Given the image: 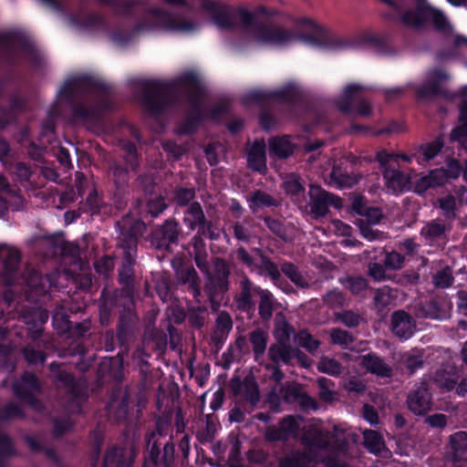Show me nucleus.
Here are the masks:
<instances>
[{
	"label": "nucleus",
	"mask_w": 467,
	"mask_h": 467,
	"mask_svg": "<svg viewBox=\"0 0 467 467\" xmlns=\"http://www.w3.org/2000/svg\"><path fill=\"white\" fill-rule=\"evenodd\" d=\"M140 103L150 116L159 117L173 108L177 102L174 85L160 79H147L140 84Z\"/></svg>",
	"instance_id": "nucleus-5"
},
{
	"label": "nucleus",
	"mask_w": 467,
	"mask_h": 467,
	"mask_svg": "<svg viewBox=\"0 0 467 467\" xmlns=\"http://www.w3.org/2000/svg\"><path fill=\"white\" fill-rule=\"evenodd\" d=\"M196 191L193 187H176L173 190V201L179 207H188L194 201Z\"/></svg>",
	"instance_id": "nucleus-51"
},
{
	"label": "nucleus",
	"mask_w": 467,
	"mask_h": 467,
	"mask_svg": "<svg viewBox=\"0 0 467 467\" xmlns=\"http://www.w3.org/2000/svg\"><path fill=\"white\" fill-rule=\"evenodd\" d=\"M449 230L445 223L431 220L420 229V234L426 244L439 246L447 243V232Z\"/></svg>",
	"instance_id": "nucleus-23"
},
{
	"label": "nucleus",
	"mask_w": 467,
	"mask_h": 467,
	"mask_svg": "<svg viewBox=\"0 0 467 467\" xmlns=\"http://www.w3.org/2000/svg\"><path fill=\"white\" fill-rule=\"evenodd\" d=\"M302 391L300 384L288 381L280 387L279 395L285 403L292 404L297 402Z\"/></svg>",
	"instance_id": "nucleus-50"
},
{
	"label": "nucleus",
	"mask_w": 467,
	"mask_h": 467,
	"mask_svg": "<svg viewBox=\"0 0 467 467\" xmlns=\"http://www.w3.org/2000/svg\"><path fill=\"white\" fill-rule=\"evenodd\" d=\"M138 0H113L111 8L116 16L132 17Z\"/></svg>",
	"instance_id": "nucleus-56"
},
{
	"label": "nucleus",
	"mask_w": 467,
	"mask_h": 467,
	"mask_svg": "<svg viewBox=\"0 0 467 467\" xmlns=\"http://www.w3.org/2000/svg\"><path fill=\"white\" fill-rule=\"evenodd\" d=\"M415 330V321L404 310H397L391 315V331L400 339H409Z\"/></svg>",
	"instance_id": "nucleus-24"
},
{
	"label": "nucleus",
	"mask_w": 467,
	"mask_h": 467,
	"mask_svg": "<svg viewBox=\"0 0 467 467\" xmlns=\"http://www.w3.org/2000/svg\"><path fill=\"white\" fill-rule=\"evenodd\" d=\"M206 275L208 280L205 284L204 291L208 296L210 302L213 304L217 301L221 296L228 292L230 281H225L213 276L210 272L209 274H206Z\"/></svg>",
	"instance_id": "nucleus-35"
},
{
	"label": "nucleus",
	"mask_w": 467,
	"mask_h": 467,
	"mask_svg": "<svg viewBox=\"0 0 467 467\" xmlns=\"http://www.w3.org/2000/svg\"><path fill=\"white\" fill-rule=\"evenodd\" d=\"M248 202L249 208L253 213H255L262 208L277 206L276 200L272 195L262 190L254 191Z\"/></svg>",
	"instance_id": "nucleus-40"
},
{
	"label": "nucleus",
	"mask_w": 467,
	"mask_h": 467,
	"mask_svg": "<svg viewBox=\"0 0 467 467\" xmlns=\"http://www.w3.org/2000/svg\"><path fill=\"white\" fill-rule=\"evenodd\" d=\"M25 418L26 413L23 408L14 401H9L0 408V421H7L12 419Z\"/></svg>",
	"instance_id": "nucleus-53"
},
{
	"label": "nucleus",
	"mask_w": 467,
	"mask_h": 467,
	"mask_svg": "<svg viewBox=\"0 0 467 467\" xmlns=\"http://www.w3.org/2000/svg\"><path fill=\"white\" fill-rule=\"evenodd\" d=\"M122 149L126 153V156L123 158L125 164L130 167V171L138 172L140 161L135 143L132 141H127L123 144Z\"/></svg>",
	"instance_id": "nucleus-58"
},
{
	"label": "nucleus",
	"mask_w": 467,
	"mask_h": 467,
	"mask_svg": "<svg viewBox=\"0 0 467 467\" xmlns=\"http://www.w3.org/2000/svg\"><path fill=\"white\" fill-rule=\"evenodd\" d=\"M358 180L359 177L354 172L352 166L348 170L342 163L334 165L330 172V184L337 189L351 188Z\"/></svg>",
	"instance_id": "nucleus-30"
},
{
	"label": "nucleus",
	"mask_w": 467,
	"mask_h": 467,
	"mask_svg": "<svg viewBox=\"0 0 467 467\" xmlns=\"http://www.w3.org/2000/svg\"><path fill=\"white\" fill-rule=\"evenodd\" d=\"M237 384L235 385L233 380V390L235 394H239L243 391L244 398L252 407L258 404L260 400V392L257 383L254 379H245L243 382L237 379Z\"/></svg>",
	"instance_id": "nucleus-33"
},
{
	"label": "nucleus",
	"mask_w": 467,
	"mask_h": 467,
	"mask_svg": "<svg viewBox=\"0 0 467 467\" xmlns=\"http://www.w3.org/2000/svg\"><path fill=\"white\" fill-rule=\"evenodd\" d=\"M296 26L300 29L308 32L301 34L300 38L313 46L331 50L342 49L348 46L346 40L331 34L310 18L303 17L298 19Z\"/></svg>",
	"instance_id": "nucleus-6"
},
{
	"label": "nucleus",
	"mask_w": 467,
	"mask_h": 467,
	"mask_svg": "<svg viewBox=\"0 0 467 467\" xmlns=\"http://www.w3.org/2000/svg\"><path fill=\"white\" fill-rule=\"evenodd\" d=\"M178 83L181 86L188 88L190 92L202 90L198 76L194 72H185L179 78Z\"/></svg>",
	"instance_id": "nucleus-64"
},
{
	"label": "nucleus",
	"mask_w": 467,
	"mask_h": 467,
	"mask_svg": "<svg viewBox=\"0 0 467 467\" xmlns=\"http://www.w3.org/2000/svg\"><path fill=\"white\" fill-rule=\"evenodd\" d=\"M205 119L206 116L195 115L188 112L184 119L178 126L177 133L184 136L195 134Z\"/></svg>",
	"instance_id": "nucleus-42"
},
{
	"label": "nucleus",
	"mask_w": 467,
	"mask_h": 467,
	"mask_svg": "<svg viewBox=\"0 0 467 467\" xmlns=\"http://www.w3.org/2000/svg\"><path fill=\"white\" fill-rule=\"evenodd\" d=\"M294 348L291 344H272L268 349V357L275 365L280 362L290 365L293 359Z\"/></svg>",
	"instance_id": "nucleus-36"
},
{
	"label": "nucleus",
	"mask_w": 467,
	"mask_h": 467,
	"mask_svg": "<svg viewBox=\"0 0 467 467\" xmlns=\"http://www.w3.org/2000/svg\"><path fill=\"white\" fill-rule=\"evenodd\" d=\"M311 456L302 451H292L289 454L280 458L279 467H310Z\"/></svg>",
	"instance_id": "nucleus-39"
},
{
	"label": "nucleus",
	"mask_w": 467,
	"mask_h": 467,
	"mask_svg": "<svg viewBox=\"0 0 467 467\" xmlns=\"http://www.w3.org/2000/svg\"><path fill=\"white\" fill-rule=\"evenodd\" d=\"M4 249L7 250V254L3 260L2 280L6 285H13L21 263V252L6 244H0V252Z\"/></svg>",
	"instance_id": "nucleus-22"
},
{
	"label": "nucleus",
	"mask_w": 467,
	"mask_h": 467,
	"mask_svg": "<svg viewBox=\"0 0 467 467\" xmlns=\"http://www.w3.org/2000/svg\"><path fill=\"white\" fill-rule=\"evenodd\" d=\"M180 233V223L175 218H170L151 231L150 241L158 250L171 251V245L178 244Z\"/></svg>",
	"instance_id": "nucleus-14"
},
{
	"label": "nucleus",
	"mask_w": 467,
	"mask_h": 467,
	"mask_svg": "<svg viewBox=\"0 0 467 467\" xmlns=\"http://www.w3.org/2000/svg\"><path fill=\"white\" fill-rule=\"evenodd\" d=\"M269 152L279 160H285L291 157L297 145L293 141L290 135H278L272 137L268 142Z\"/></svg>",
	"instance_id": "nucleus-29"
},
{
	"label": "nucleus",
	"mask_w": 467,
	"mask_h": 467,
	"mask_svg": "<svg viewBox=\"0 0 467 467\" xmlns=\"http://www.w3.org/2000/svg\"><path fill=\"white\" fill-rule=\"evenodd\" d=\"M364 446L367 450L373 454H378L382 451L385 447V442L382 435L374 430H366L363 432Z\"/></svg>",
	"instance_id": "nucleus-43"
},
{
	"label": "nucleus",
	"mask_w": 467,
	"mask_h": 467,
	"mask_svg": "<svg viewBox=\"0 0 467 467\" xmlns=\"http://www.w3.org/2000/svg\"><path fill=\"white\" fill-rule=\"evenodd\" d=\"M444 147V135H438L433 140L420 144L418 151L423 156L425 161H430L437 157Z\"/></svg>",
	"instance_id": "nucleus-41"
},
{
	"label": "nucleus",
	"mask_w": 467,
	"mask_h": 467,
	"mask_svg": "<svg viewBox=\"0 0 467 467\" xmlns=\"http://www.w3.org/2000/svg\"><path fill=\"white\" fill-rule=\"evenodd\" d=\"M258 298V315L263 321L267 322L273 317L276 299L274 294L265 288H263Z\"/></svg>",
	"instance_id": "nucleus-37"
},
{
	"label": "nucleus",
	"mask_w": 467,
	"mask_h": 467,
	"mask_svg": "<svg viewBox=\"0 0 467 467\" xmlns=\"http://www.w3.org/2000/svg\"><path fill=\"white\" fill-rule=\"evenodd\" d=\"M271 102L272 91L270 90H251L243 97V103L246 106L256 105L265 107Z\"/></svg>",
	"instance_id": "nucleus-45"
},
{
	"label": "nucleus",
	"mask_w": 467,
	"mask_h": 467,
	"mask_svg": "<svg viewBox=\"0 0 467 467\" xmlns=\"http://www.w3.org/2000/svg\"><path fill=\"white\" fill-rule=\"evenodd\" d=\"M360 366L370 374L379 378H390L393 374L392 368L375 352H369L360 357Z\"/></svg>",
	"instance_id": "nucleus-27"
},
{
	"label": "nucleus",
	"mask_w": 467,
	"mask_h": 467,
	"mask_svg": "<svg viewBox=\"0 0 467 467\" xmlns=\"http://www.w3.org/2000/svg\"><path fill=\"white\" fill-rule=\"evenodd\" d=\"M236 13L242 28L262 44L285 47L296 38L294 31L259 19V16L272 17L275 15V11L264 5L257 6L254 11L239 7Z\"/></svg>",
	"instance_id": "nucleus-2"
},
{
	"label": "nucleus",
	"mask_w": 467,
	"mask_h": 467,
	"mask_svg": "<svg viewBox=\"0 0 467 467\" xmlns=\"http://www.w3.org/2000/svg\"><path fill=\"white\" fill-rule=\"evenodd\" d=\"M449 78V75L441 69L436 68L431 72L430 79L420 85L415 91L420 99L444 98L449 99V91L441 83Z\"/></svg>",
	"instance_id": "nucleus-16"
},
{
	"label": "nucleus",
	"mask_w": 467,
	"mask_h": 467,
	"mask_svg": "<svg viewBox=\"0 0 467 467\" xmlns=\"http://www.w3.org/2000/svg\"><path fill=\"white\" fill-rule=\"evenodd\" d=\"M128 165H122L118 161H113L109 166V176L117 189H130V171Z\"/></svg>",
	"instance_id": "nucleus-38"
},
{
	"label": "nucleus",
	"mask_w": 467,
	"mask_h": 467,
	"mask_svg": "<svg viewBox=\"0 0 467 467\" xmlns=\"http://www.w3.org/2000/svg\"><path fill=\"white\" fill-rule=\"evenodd\" d=\"M262 290L263 287L255 285L248 275H243L238 283V290L234 296L236 309L245 314L247 318L253 319L256 310V302L254 297H258Z\"/></svg>",
	"instance_id": "nucleus-9"
},
{
	"label": "nucleus",
	"mask_w": 467,
	"mask_h": 467,
	"mask_svg": "<svg viewBox=\"0 0 467 467\" xmlns=\"http://www.w3.org/2000/svg\"><path fill=\"white\" fill-rule=\"evenodd\" d=\"M12 389L16 399L30 407H36L39 403V400L34 391L39 392L41 390V383L34 372L25 371L20 376V380L13 383Z\"/></svg>",
	"instance_id": "nucleus-15"
},
{
	"label": "nucleus",
	"mask_w": 467,
	"mask_h": 467,
	"mask_svg": "<svg viewBox=\"0 0 467 467\" xmlns=\"http://www.w3.org/2000/svg\"><path fill=\"white\" fill-rule=\"evenodd\" d=\"M322 300L323 304L329 309H343L348 305L346 295L338 288L327 292L322 296Z\"/></svg>",
	"instance_id": "nucleus-46"
},
{
	"label": "nucleus",
	"mask_w": 467,
	"mask_h": 467,
	"mask_svg": "<svg viewBox=\"0 0 467 467\" xmlns=\"http://www.w3.org/2000/svg\"><path fill=\"white\" fill-rule=\"evenodd\" d=\"M105 206L104 196L102 192H99L94 187L88 194L84 201L78 203L80 212L83 213L97 216L100 214L102 208Z\"/></svg>",
	"instance_id": "nucleus-34"
},
{
	"label": "nucleus",
	"mask_w": 467,
	"mask_h": 467,
	"mask_svg": "<svg viewBox=\"0 0 467 467\" xmlns=\"http://www.w3.org/2000/svg\"><path fill=\"white\" fill-rule=\"evenodd\" d=\"M397 155L389 153L386 150L378 151L375 156L386 181V186L394 192H402L407 182L405 174L394 166V163H397Z\"/></svg>",
	"instance_id": "nucleus-11"
},
{
	"label": "nucleus",
	"mask_w": 467,
	"mask_h": 467,
	"mask_svg": "<svg viewBox=\"0 0 467 467\" xmlns=\"http://www.w3.org/2000/svg\"><path fill=\"white\" fill-rule=\"evenodd\" d=\"M254 272L259 275H268L274 283H276L281 278L278 265L269 256L263 258L260 264L256 265Z\"/></svg>",
	"instance_id": "nucleus-47"
},
{
	"label": "nucleus",
	"mask_w": 467,
	"mask_h": 467,
	"mask_svg": "<svg viewBox=\"0 0 467 467\" xmlns=\"http://www.w3.org/2000/svg\"><path fill=\"white\" fill-rule=\"evenodd\" d=\"M16 455V449L11 437L5 433H0V467H5V459Z\"/></svg>",
	"instance_id": "nucleus-55"
},
{
	"label": "nucleus",
	"mask_w": 467,
	"mask_h": 467,
	"mask_svg": "<svg viewBox=\"0 0 467 467\" xmlns=\"http://www.w3.org/2000/svg\"><path fill=\"white\" fill-rule=\"evenodd\" d=\"M367 88L358 84H349L345 89L342 97L337 99V108L344 115H351L357 113L358 115L367 117L371 114L370 102L358 96V93L366 90Z\"/></svg>",
	"instance_id": "nucleus-8"
},
{
	"label": "nucleus",
	"mask_w": 467,
	"mask_h": 467,
	"mask_svg": "<svg viewBox=\"0 0 467 467\" xmlns=\"http://www.w3.org/2000/svg\"><path fill=\"white\" fill-rule=\"evenodd\" d=\"M296 338L298 345L310 353L317 351L320 345V342L306 331H300Z\"/></svg>",
	"instance_id": "nucleus-62"
},
{
	"label": "nucleus",
	"mask_w": 467,
	"mask_h": 467,
	"mask_svg": "<svg viewBox=\"0 0 467 467\" xmlns=\"http://www.w3.org/2000/svg\"><path fill=\"white\" fill-rule=\"evenodd\" d=\"M61 363L53 361L49 365L50 376L53 381L65 389L75 402L85 401L88 398L83 382L77 379L73 373L61 368Z\"/></svg>",
	"instance_id": "nucleus-10"
},
{
	"label": "nucleus",
	"mask_w": 467,
	"mask_h": 467,
	"mask_svg": "<svg viewBox=\"0 0 467 467\" xmlns=\"http://www.w3.org/2000/svg\"><path fill=\"white\" fill-rule=\"evenodd\" d=\"M286 194L291 197L299 198L305 194V187L301 177L296 173H290L283 183Z\"/></svg>",
	"instance_id": "nucleus-48"
},
{
	"label": "nucleus",
	"mask_w": 467,
	"mask_h": 467,
	"mask_svg": "<svg viewBox=\"0 0 467 467\" xmlns=\"http://www.w3.org/2000/svg\"><path fill=\"white\" fill-rule=\"evenodd\" d=\"M391 7L407 27L420 29L431 24L437 32L446 33L451 25L442 11L431 6L427 0H379Z\"/></svg>",
	"instance_id": "nucleus-3"
},
{
	"label": "nucleus",
	"mask_w": 467,
	"mask_h": 467,
	"mask_svg": "<svg viewBox=\"0 0 467 467\" xmlns=\"http://www.w3.org/2000/svg\"><path fill=\"white\" fill-rule=\"evenodd\" d=\"M334 317L337 321L350 328L358 327L361 320L360 316L351 310L335 312Z\"/></svg>",
	"instance_id": "nucleus-60"
},
{
	"label": "nucleus",
	"mask_w": 467,
	"mask_h": 467,
	"mask_svg": "<svg viewBox=\"0 0 467 467\" xmlns=\"http://www.w3.org/2000/svg\"><path fill=\"white\" fill-rule=\"evenodd\" d=\"M88 91H94L107 97L111 93V86L89 75L77 76L64 82L58 91V97L73 102L76 95Z\"/></svg>",
	"instance_id": "nucleus-7"
},
{
	"label": "nucleus",
	"mask_w": 467,
	"mask_h": 467,
	"mask_svg": "<svg viewBox=\"0 0 467 467\" xmlns=\"http://www.w3.org/2000/svg\"><path fill=\"white\" fill-rule=\"evenodd\" d=\"M451 308L444 300L431 298L419 306L417 314L420 317L441 321L451 317Z\"/></svg>",
	"instance_id": "nucleus-20"
},
{
	"label": "nucleus",
	"mask_w": 467,
	"mask_h": 467,
	"mask_svg": "<svg viewBox=\"0 0 467 467\" xmlns=\"http://www.w3.org/2000/svg\"><path fill=\"white\" fill-rule=\"evenodd\" d=\"M206 220L204 211L199 202H192L183 212L182 222L191 231L198 230L206 223Z\"/></svg>",
	"instance_id": "nucleus-31"
},
{
	"label": "nucleus",
	"mask_w": 467,
	"mask_h": 467,
	"mask_svg": "<svg viewBox=\"0 0 467 467\" xmlns=\"http://www.w3.org/2000/svg\"><path fill=\"white\" fill-rule=\"evenodd\" d=\"M247 167L253 171L260 174H265L266 166V148L263 140H256L252 144L247 152Z\"/></svg>",
	"instance_id": "nucleus-28"
},
{
	"label": "nucleus",
	"mask_w": 467,
	"mask_h": 467,
	"mask_svg": "<svg viewBox=\"0 0 467 467\" xmlns=\"http://www.w3.org/2000/svg\"><path fill=\"white\" fill-rule=\"evenodd\" d=\"M281 271L284 275L290 279L296 286L305 288L308 286V284L304 279L301 273L298 271L295 264L290 262H285L281 264Z\"/></svg>",
	"instance_id": "nucleus-54"
},
{
	"label": "nucleus",
	"mask_w": 467,
	"mask_h": 467,
	"mask_svg": "<svg viewBox=\"0 0 467 467\" xmlns=\"http://www.w3.org/2000/svg\"><path fill=\"white\" fill-rule=\"evenodd\" d=\"M362 42L374 48L380 55L390 54V48L385 37L376 35H366L362 37Z\"/></svg>",
	"instance_id": "nucleus-59"
},
{
	"label": "nucleus",
	"mask_w": 467,
	"mask_h": 467,
	"mask_svg": "<svg viewBox=\"0 0 467 467\" xmlns=\"http://www.w3.org/2000/svg\"><path fill=\"white\" fill-rule=\"evenodd\" d=\"M136 452L126 445L112 444L106 449L101 467H133Z\"/></svg>",
	"instance_id": "nucleus-17"
},
{
	"label": "nucleus",
	"mask_w": 467,
	"mask_h": 467,
	"mask_svg": "<svg viewBox=\"0 0 467 467\" xmlns=\"http://www.w3.org/2000/svg\"><path fill=\"white\" fill-rule=\"evenodd\" d=\"M0 45L6 47L12 46L19 48L35 68H40L44 64V58L34 43L21 32L10 31L0 33Z\"/></svg>",
	"instance_id": "nucleus-12"
},
{
	"label": "nucleus",
	"mask_w": 467,
	"mask_h": 467,
	"mask_svg": "<svg viewBox=\"0 0 467 467\" xmlns=\"http://www.w3.org/2000/svg\"><path fill=\"white\" fill-rule=\"evenodd\" d=\"M298 99L296 90L292 87H285L278 90H272V102L283 101L286 103H295Z\"/></svg>",
	"instance_id": "nucleus-61"
},
{
	"label": "nucleus",
	"mask_w": 467,
	"mask_h": 467,
	"mask_svg": "<svg viewBox=\"0 0 467 467\" xmlns=\"http://www.w3.org/2000/svg\"><path fill=\"white\" fill-rule=\"evenodd\" d=\"M342 365L335 358L323 357L317 363V370L319 372L330 375L339 376L342 373Z\"/></svg>",
	"instance_id": "nucleus-57"
},
{
	"label": "nucleus",
	"mask_w": 467,
	"mask_h": 467,
	"mask_svg": "<svg viewBox=\"0 0 467 467\" xmlns=\"http://www.w3.org/2000/svg\"><path fill=\"white\" fill-rule=\"evenodd\" d=\"M408 407L414 414L424 415L431 410L432 395L429 385L421 382L408 396Z\"/></svg>",
	"instance_id": "nucleus-18"
},
{
	"label": "nucleus",
	"mask_w": 467,
	"mask_h": 467,
	"mask_svg": "<svg viewBox=\"0 0 467 467\" xmlns=\"http://www.w3.org/2000/svg\"><path fill=\"white\" fill-rule=\"evenodd\" d=\"M451 459L447 461L448 467H467V433L458 431L451 435Z\"/></svg>",
	"instance_id": "nucleus-19"
},
{
	"label": "nucleus",
	"mask_w": 467,
	"mask_h": 467,
	"mask_svg": "<svg viewBox=\"0 0 467 467\" xmlns=\"http://www.w3.org/2000/svg\"><path fill=\"white\" fill-rule=\"evenodd\" d=\"M25 442L27 444L29 450L33 452H44L46 456L51 460L54 463L60 465L61 460L57 451L53 448L44 447L36 438L33 436H26Z\"/></svg>",
	"instance_id": "nucleus-49"
},
{
	"label": "nucleus",
	"mask_w": 467,
	"mask_h": 467,
	"mask_svg": "<svg viewBox=\"0 0 467 467\" xmlns=\"http://www.w3.org/2000/svg\"><path fill=\"white\" fill-rule=\"evenodd\" d=\"M197 27L198 25L192 21L180 20L171 12L151 8L149 11V17L135 24L130 31L114 30L110 37L114 43L124 46L140 32L160 29L171 33H190Z\"/></svg>",
	"instance_id": "nucleus-4"
},
{
	"label": "nucleus",
	"mask_w": 467,
	"mask_h": 467,
	"mask_svg": "<svg viewBox=\"0 0 467 467\" xmlns=\"http://www.w3.org/2000/svg\"><path fill=\"white\" fill-rule=\"evenodd\" d=\"M249 341L253 346V351L254 354L255 359L259 357L263 356L265 352L268 335L266 332L260 328H256L250 332L249 334Z\"/></svg>",
	"instance_id": "nucleus-44"
},
{
	"label": "nucleus",
	"mask_w": 467,
	"mask_h": 467,
	"mask_svg": "<svg viewBox=\"0 0 467 467\" xmlns=\"http://www.w3.org/2000/svg\"><path fill=\"white\" fill-rule=\"evenodd\" d=\"M117 232L116 248L119 252L120 265L118 269V281L127 296H131L135 289L134 266L136 265L138 244L147 230L146 223L131 213L123 215L115 223Z\"/></svg>",
	"instance_id": "nucleus-1"
},
{
	"label": "nucleus",
	"mask_w": 467,
	"mask_h": 467,
	"mask_svg": "<svg viewBox=\"0 0 467 467\" xmlns=\"http://www.w3.org/2000/svg\"><path fill=\"white\" fill-rule=\"evenodd\" d=\"M310 213L315 219L325 217L329 207L340 210L343 207V200L339 196L328 192L317 185H310Z\"/></svg>",
	"instance_id": "nucleus-13"
},
{
	"label": "nucleus",
	"mask_w": 467,
	"mask_h": 467,
	"mask_svg": "<svg viewBox=\"0 0 467 467\" xmlns=\"http://www.w3.org/2000/svg\"><path fill=\"white\" fill-rule=\"evenodd\" d=\"M57 275V273L43 275L38 271L32 270L26 280L30 294H34L36 296L47 295L49 289L52 286H56L55 277Z\"/></svg>",
	"instance_id": "nucleus-26"
},
{
	"label": "nucleus",
	"mask_w": 467,
	"mask_h": 467,
	"mask_svg": "<svg viewBox=\"0 0 467 467\" xmlns=\"http://www.w3.org/2000/svg\"><path fill=\"white\" fill-rule=\"evenodd\" d=\"M201 7L212 15L213 23L222 29H234L235 24L231 16L225 11L222 3L213 0H199Z\"/></svg>",
	"instance_id": "nucleus-21"
},
{
	"label": "nucleus",
	"mask_w": 467,
	"mask_h": 467,
	"mask_svg": "<svg viewBox=\"0 0 467 467\" xmlns=\"http://www.w3.org/2000/svg\"><path fill=\"white\" fill-rule=\"evenodd\" d=\"M176 278L181 285H188L187 291L197 299L201 296V278L195 268L190 265H183L175 269Z\"/></svg>",
	"instance_id": "nucleus-25"
},
{
	"label": "nucleus",
	"mask_w": 467,
	"mask_h": 467,
	"mask_svg": "<svg viewBox=\"0 0 467 467\" xmlns=\"http://www.w3.org/2000/svg\"><path fill=\"white\" fill-rule=\"evenodd\" d=\"M22 355L28 365H43L47 359V354L36 349L32 344H27L22 348Z\"/></svg>",
	"instance_id": "nucleus-52"
},
{
	"label": "nucleus",
	"mask_w": 467,
	"mask_h": 467,
	"mask_svg": "<svg viewBox=\"0 0 467 467\" xmlns=\"http://www.w3.org/2000/svg\"><path fill=\"white\" fill-rule=\"evenodd\" d=\"M135 317L131 313L119 316L116 327L117 339L120 346L129 345L134 336Z\"/></svg>",
	"instance_id": "nucleus-32"
},
{
	"label": "nucleus",
	"mask_w": 467,
	"mask_h": 467,
	"mask_svg": "<svg viewBox=\"0 0 467 467\" xmlns=\"http://www.w3.org/2000/svg\"><path fill=\"white\" fill-rule=\"evenodd\" d=\"M234 254L239 264L248 268L251 272L254 271L257 263L255 262L254 257L244 246H238L235 249Z\"/></svg>",
	"instance_id": "nucleus-63"
}]
</instances>
